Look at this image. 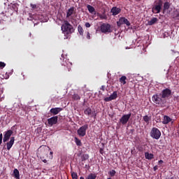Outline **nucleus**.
<instances>
[{"label": "nucleus", "mask_w": 179, "mask_h": 179, "mask_svg": "<svg viewBox=\"0 0 179 179\" xmlns=\"http://www.w3.org/2000/svg\"><path fill=\"white\" fill-rule=\"evenodd\" d=\"M62 33L64 34L65 38L64 40L68 38V36L69 34H72V33L75 32V29H73V26L69 23L67 20H64V24L62 25Z\"/></svg>", "instance_id": "obj_1"}, {"label": "nucleus", "mask_w": 179, "mask_h": 179, "mask_svg": "<svg viewBox=\"0 0 179 179\" xmlns=\"http://www.w3.org/2000/svg\"><path fill=\"white\" fill-rule=\"evenodd\" d=\"M162 9H163V0H156L152 6V13H160Z\"/></svg>", "instance_id": "obj_2"}, {"label": "nucleus", "mask_w": 179, "mask_h": 179, "mask_svg": "<svg viewBox=\"0 0 179 179\" xmlns=\"http://www.w3.org/2000/svg\"><path fill=\"white\" fill-rule=\"evenodd\" d=\"M152 101H154L155 104L162 106V104H166L167 101L163 98L161 94H157L152 96Z\"/></svg>", "instance_id": "obj_3"}, {"label": "nucleus", "mask_w": 179, "mask_h": 179, "mask_svg": "<svg viewBox=\"0 0 179 179\" xmlns=\"http://www.w3.org/2000/svg\"><path fill=\"white\" fill-rule=\"evenodd\" d=\"M150 135L151 136V138H152L153 139H160V137L162 136V132L160 131V130L156 127H153L151 129V131L150 133Z\"/></svg>", "instance_id": "obj_4"}, {"label": "nucleus", "mask_w": 179, "mask_h": 179, "mask_svg": "<svg viewBox=\"0 0 179 179\" xmlns=\"http://www.w3.org/2000/svg\"><path fill=\"white\" fill-rule=\"evenodd\" d=\"M160 94L161 96H162V99L166 101L167 99H170V97H171V90L166 88L163 90Z\"/></svg>", "instance_id": "obj_5"}, {"label": "nucleus", "mask_w": 179, "mask_h": 179, "mask_svg": "<svg viewBox=\"0 0 179 179\" xmlns=\"http://www.w3.org/2000/svg\"><path fill=\"white\" fill-rule=\"evenodd\" d=\"M101 33H111V25L108 23H103L101 25Z\"/></svg>", "instance_id": "obj_6"}, {"label": "nucleus", "mask_w": 179, "mask_h": 179, "mask_svg": "<svg viewBox=\"0 0 179 179\" xmlns=\"http://www.w3.org/2000/svg\"><path fill=\"white\" fill-rule=\"evenodd\" d=\"M87 128H89L87 124H85L80 127L77 131L78 135L82 137L85 136L86 135V131H87Z\"/></svg>", "instance_id": "obj_7"}, {"label": "nucleus", "mask_w": 179, "mask_h": 179, "mask_svg": "<svg viewBox=\"0 0 179 179\" xmlns=\"http://www.w3.org/2000/svg\"><path fill=\"white\" fill-rule=\"evenodd\" d=\"M13 134V131L12 130H8L4 132L3 138V142L5 143V142H8L9 139H10V136Z\"/></svg>", "instance_id": "obj_8"}, {"label": "nucleus", "mask_w": 179, "mask_h": 179, "mask_svg": "<svg viewBox=\"0 0 179 179\" xmlns=\"http://www.w3.org/2000/svg\"><path fill=\"white\" fill-rule=\"evenodd\" d=\"M122 24H127V26H131V22H129L128 19L122 17H120L119 21L117 22V25L118 27L121 26Z\"/></svg>", "instance_id": "obj_9"}, {"label": "nucleus", "mask_w": 179, "mask_h": 179, "mask_svg": "<svg viewBox=\"0 0 179 179\" xmlns=\"http://www.w3.org/2000/svg\"><path fill=\"white\" fill-rule=\"evenodd\" d=\"M131 113L122 115V117L120 119V122H121L122 125H125L128 122V121H129V118H131Z\"/></svg>", "instance_id": "obj_10"}, {"label": "nucleus", "mask_w": 179, "mask_h": 179, "mask_svg": "<svg viewBox=\"0 0 179 179\" xmlns=\"http://www.w3.org/2000/svg\"><path fill=\"white\" fill-rule=\"evenodd\" d=\"M118 97V95L117 94V92L115 91L113 92V94L109 96V97H106L104 98V101L108 102V101H111L113 100H115V99H117Z\"/></svg>", "instance_id": "obj_11"}, {"label": "nucleus", "mask_w": 179, "mask_h": 179, "mask_svg": "<svg viewBox=\"0 0 179 179\" xmlns=\"http://www.w3.org/2000/svg\"><path fill=\"white\" fill-rule=\"evenodd\" d=\"M57 122H58V116H54L48 119V124L51 125V127H52V125H55Z\"/></svg>", "instance_id": "obj_12"}, {"label": "nucleus", "mask_w": 179, "mask_h": 179, "mask_svg": "<svg viewBox=\"0 0 179 179\" xmlns=\"http://www.w3.org/2000/svg\"><path fill=\"white\" fill-rule=\"evenodd\" d=\"M110 13H112L113 16H117V15L121 13V8L118 7H113L110 10Z\"/></svg>", "instance_id": "obj_13"}, {"label": "nucleus", "mask_w": 179, "mask_h": 179, "mask_svg": "<svg viewBox=\"0 0 179 179\" xmlns=\"http://www.w3.org/2000/svg\"><path fill=\"white\" fill-rule=\"evenodd\" d=\"M14 143H15V137H10V141H8L6 143L7 150H10V149H12V146H13Z\"/></svg>", "instance_id": "obj_14"}, {"label": "nucleus", "mask_w": 179, "mask_h": 179, "mask_svg": "<svg viewBox=\"0 0 179 179\" xmlns=\"http://www.w3.org/2000/svg\"><path fill=\"white\" fill-rule=\"evenodd\" d=\"M51 114H53L54 115H57V114L61 113L62 111V108H52L50 109Z\"/></svg>", "instance_id": "obj_15"}, {"label": "nucleus", "mask_w": 179, "mask_h": 179, "mask_svg": "<svg viewBox=\"0 0 179 179\" xmlns=\"http://www.w3.org/2000/svg\"><path fill=\"white\" fill-rule=\"evenodd\" d=\"M171 121H173V119H171V117L167 115H164V119L162 120V124H164V125H167V124L171 122Z\"/></svg>", "instance_id": "obj_16"}, {"label": "nucleus", "mask_w": 179, "mask_h": 179, "mask_svg": "<svg viewBox=\"0 0 179 179\" xmlns=\"http://www.w3.org/2000/svg\"><path fill=\"white\" fill-rule=\"evenodd\" d=\"M62 71L64 72V73H68L71 71V64H68L66 63V64H64L62 66Z\"/></svg>", "instance_id": "obj_17"}, {"label": "nucleus", "mask_w": 179, "mask_h": 179, "mask_svg": "<svg viewBox=\"0 0 179 179\" xmlns=\"http://www.w3.org/2000/svg\"><path fill=\"white\" fill-rule=\"evenodd\" d=\"M75 7L70 8L66 12V17H71L75 13Z\"/></svg>", "instance_id": "obj_18"}, {"label": "nucleus", "mask_w": 179, "mask_h": 179, "mask_svg": "<svg viewBox=\"0 0 179 179\" xmlns=\"http://www.w3.org/2000/svg\"><path fill=\"white\" fill-rule=\"evenodd\" d=\"M172 16L174 20H179V8H177L175 11H173Z\"/></svg>", "instance_id": "obj_19"}, {"label": "nucleus", "mask_w": 179, "mask_h": 179, "mask_svg": "<svg viewBox=\"0 0 179 179\" xmlns=\"http://www.w3.org/2000/svg\"><path fill=\"white\" fill-rule=\"evenodd\" d=\"M13 176L15 177L16 179H20V173H19V170L17 169H15L13 172Z\"/></svg>", "instance_id": "obj_20"}, {"label": "nucleus", "mask_w": 179, "mask_h": 179, "mask_svg": "<svg viewBox=\"0 0 179 179\" xmlns=\"http://www.w3.org/2000/svg\"><path fill=\"white\" fill-rule=\"evenodd\" d=\"M145 157L148 160H152V159H153V157H155V155H153V154H152V153L150 154L149 152H145Z\"/></svg>", "instance_id": "obj_21"}, {"label": "nucleus", "mask_w": 179, "mask_h": 179, "mask_svg": "<svg viewBox=\"0 0 179 179\" xmlns=\"http://www.w3.org/2000/svg\"><path fill=\"white\" fill-rule=\"evenodd\" d=\"M157 22V17H152L150 21H148L149 26H153Z\"/></svg>", "instance_id": "obj_22"}, {"label": "nucleus", "mask_w": 179, "mask_h": 179, "mask_svg": "<svg viewBox=\"0 0 179 179\" xmlns=\"http://www.w3.org/2000/svg\"><path fill=\"white\" fill-rule=\"evenodd\" d=\"M119 81L122 83V85H127V76H123L120 79Z\"/></svg>", "instance_id": "obj_23"}, {"label": "nucleus", "mask_w": 179, "mask_h": 179, "mask_svg": "<svg viewBox=\"0 0 179 179\" xmlns=\"http://www.w3.org/2000/svg\"><path fill=\"white\" fill-rule=\"evenodd\" d=\"M87 8L90 13H94V12H96V9H94V7L92 6L91 5H87Z\"/></svg>", "instance_id": "obj_24"}, {"label": "nucleus", "mask_w": 179, "mask_h": 179, "mask_svg": "<svg viewBox=\"0 0 179 179\" xmlns=\"http://www.w3.org/2000/svg\"><path fill=\"white\" fill-rule=\"evenodd\" d=\"M152 120V116L145 115L143 116V121H145L147 124H149Z\"/></svg>", "instance_id": "obj_25"}, {"label": "nucleus", "mask_w": 179, "mask_h": 179, "mask_svg": "<svg viewBox=\"0 0 179 179\" xmlns=\"http://www.w3.org/2000/svg\"><path fill=\"white\" fill-rule=\"evenodd\" d=\"M74 141L77 146H82V141L78 137L74 138Z\"/></svg>", "instance_id": "obj_26"}, {"label": "nucleus", "mask_w": 179, "mask_h": 179, "mask_svg": "<svg viewBox=\"0 0 179 179\" xmlns=\"http://www.w3.org/2000/svg\"><path fill=\"white\" fill-rule=\"evenodd\" d=\"M84 114L85 115H92V108H87L84 110Z\"/></svg>", "instance_id": "obj_27"}, {"label": "nucleus", "mask_w": 179, "mask_h": 179, "mask_svg": "<svg viewBox=\"0 0 179 179\" xmlns=\"http://www.w3.org/2000/svg\"><path fill=\"white\" fill-rule=\"evenodd\" d=\"M168 9H170V3L166 1L164 3V10H168Z\"/></svg>", "instance_id": "obj_28"}, {"label": "nucleus", "mask_w": 179, "mask_h": 179, "mask_svg": "<svg viewBox=\"0 0 179 179\" xmlns=\"http://www.w3.org/2000/svg\"><path fill=\"white\" fill-rule=\"evenodd\" d=\"M89 159V155L87 154H83V156L81 157V160L82 162H85V160Z\"/></svg>", "instance_id": "obj_29"}, {"label": "nucleus", "mask_w": 179, "mask_h": 179, "mask_svg": "<svg viewBox=\"0 0 179 179\" xmlns=\"http://www.w3.org/2000/svg\"><path fill=\"white\" fill-rule=\"evenodd\" d=\"M78 31L80 36H83L84 31H83V28L82 27V26H80V25L78 26Z\"/></svg>", "instance_id": "obj_30"}, {"label": "nucleus", "mask_w": 179, "mask_h": 179, "mask_svg": "<svg viewBox=\"0 0 179 179\" xmlns=\"http://www.w3.org/2000/svg\"><path fill=\"white\" fill-rule=\"evenodd\" d=\"M96 178H97V176H96L95 173H90L87 176V179H96Z\"/></svg>", "instance_id": "obj_31"}, {"label": "nucleus", "mask_w": 179, "mask_h": 179, "mask_svg": "<svg viewBox=\"0 0 179 179\" xmlns=\"http://www.w3.org/2000/svg\"><path fill=\"white\" fill-rule=\"evenodd\" d=\"M72 99L73 100H75V101L79 100L80 99V96H79V94H74L72 96Z\"/></svg>", "instance_id": "obj_32"}, {"label": "nucleus", "mask_w": 179, "mask_h": 179, "mask_svg": "<svg viewBox=\"0 0 179 179\" xmlns=\"http://www.w3.org/2000/svg\"><path fill=\"white\" fill-rule=\"evenodd\" d=\"M71 177H72V179H78V173L72 172Z\"/></svg>", "instance_id": "obj_33"}, {"label": "nucleus", "mask_w": 179, "mask_h": 179, "mask_svg": "<svg viewBox=\"0 0 179 179\" xmlns=\"http://www.w3.org/2000/svg\"><path fill=\"white\" fill-rule=\"evenodd\" d=\"M136 149L138 152H143V146L141 145H137Z\"/></svg>", "instance_id": "obj_34"}, {"label": "nucleus", "mask_w": 179, "mask_h": 179, "mask_svg": "<svg viewBox=\"0 0 179 179\" xmlns=\"http://www.w3.org/2000/svg\"><path fill=\"white\" fill-rule=\"evenodd\" d=\"M116 173L117 172L115 171V170H111V171H110L109 174H110V177H114V176H115Z\"/></svg>", "instance_id": "obj_35"}, {"label": "nucleus", "mask_w": 179, "mask_h": 179, "mask_svg": "<svg viewBox=\"0 0 179 179\" xmlns=\"http://www.w3.org/2000/svg\"><path fill=\"white\" fill-rule=\"evenodd\" d=\"M166 78L168 79V80H173V77H171V76H170V73H167L166 74Z\"/></svg>", "instance_id": "obj_36"}, {"label": "nucleus", "mask_w": 179, "mask_h": 179, "mask_svg": "<svg viewBox=\"0 0 179 179\" xmlns=\"http://www.w3.org/2000/svg\"><path fill=\"white\" fill-rule=\"evenodd\" d=\"M5 66H6V64L2 62H0V69H3L5 68Z\"/></svg>", "instance_id": "obj_37"}, {"label": "nucleus", "mask_w": 179, "mask_h": 179, "mask_svg": "<svg viewBox=\"0 0 179 179\" xmlns=\"http://www.w3.org/2000/svg\"><path fill=\"white\" fill-rule=\"evenodd\" d=\"M30 6L32 8V9H37V5L36 4L31 3Z\"/></svg>", "instance_id": "obj_38"}, {"label": "nucleus", "mask_w": 179, "mask_h": 179, "mask_svg": "<svg viewBox=\"0 0 179 179\" xmlns=\"http://www.w3.org/2000/svg\"><path fill=\"white\" fill-rule=\"evenodd\" d=\"M2 139H3V136L0 134V145H2Z\"/></svg>", "instance_id": "obj_39"}, {"label": "nucleus", "mask_w": 179, "mask_h": 179, "mask_svg": "<svg viewBox=\"0 0 179 179\" xmlns=\"http://www.w3.org/2000/svg\"><path fill=\"white\" fill-rule=\"evenodd\" d=\"M87 38L88 40H90V32H87Z\"/></svg>", "instance_id": "obj_40"}, {"label": "nucleus", "mask_w": 179, "mask_h": 179, "mask_svg": "<svg viewBox=\"0 0 179 179\" xmlns=\"http://www.w3.org/2000/svg\"><path fill=\"white\" fill-rule=\"evenodd\" d=\"M90 23H89V22H86L85 23V27H87V28H89V27H90Z\"/></svg>", "instance_id": "obj_41"}, {"label": "nucleus", "mask_w": 179, "mask_h": 179, "mask_svg": "<svg viewBox=\"0 0 179 179\" xmlns=\"http://www.w3.org/2000/svg\"><path fill=\"white\" fill-rule=\"evenodd\" d=\"M101 19H107V16L106 15H100Z\"/></svg>", "instance_id": "obj_42"}, {"label": "nucleus", "mask_w": 179, "mask_h": 179, "mask_svg": "<svg viewBox=\"0 0 179 179\" xmlns=\"http://www.w3.org/2000/svg\"><path fill=\"white\" fill-rule=\"evenodd\" d=\"M157 166H155L154 167H153V170H154V171H157Z\"/></svg>", "instance_id": "obj_43"}, {"label": "nucleus", "mask_w": 179, "mask_h": 179, "mask_svg": "<svg viewBox=\"0 0 179 179\" xmlns=\"http://www.w3.org/2000/svg\"><path fill=\"white\" fill-rule=\"evenodd\" d=\"M158 163H159V164H162L164 163V162H163V160L160 159V160L158 162Z\"/></svg>", "instance_id": "obj_44"}, {"label": "nucleus", "mask_w": 179, "mask_h": 179, "mask_svg": "<svg viewBox=\"0 0 179 179\" xmlns=\"http://www.w3.org/2000/svg\"><path fill=\"white\" fill-rule=\"evenodd\" d=\"M99 152H100L101 155H103V149L102 148L100 149Z\"/></svg>", "instance_id": "obj_45"}, {"label": "nucleus", "mask_w": 179, "mask_h": 179, "mask_svg": "<svg viewBox=\"0 0 179 179\" xmlns=\"http://www.w3.org/2000/svg\"><path fill=\"white\" fill-rule=\"evenodd\" d=\"M131 152L132 154L135 153V148H134L133 150H131Z\"/></svg>", "instance_id": "obj_46"}, {"label": "nucleus", "mask_w": 179, "mask_h": 179, "mask_svg": "<svg viewBox=\"0 0 179 179\" xmlns=\"http://www.w3.org/2000/svg\"><path fill=\"white\" fill-rule=\"evenodd\" d=\"M42 162H43V163H47V159H42Z\"/></svg>", "instance_id": "obj_47"}, {"label": "nucleus", "mask_w": 179, "mask_h": 179, "mask_svg": "<svg viewBox=\"0 0 179 179\" xmlns=\"http://www.w3.org/2000/svg\"><path fill=\"white\" fill-rule=\"evenodd\" d=\"M53 153H54V152H52V151H51V152H50V154L51 155V156H52Z\"/></svg>", "instance_id": "obj_48"}, {"label": "nucleus", "mask_w": 179, "mask_h": 179, "mask_svg": "<svg viewBox=\"0 0 179 179\" xmlns=\"http://www.w3.org/2000/svg\"><path fill=\"white\" fill-rule=\"evenodd\" d=\"M101 89H102L103 90H104V86H102V87H101Z\"/></svg>", "instance_id": "obj_49"}, {"label": "nucleus", "mask_w": 179, "mask_h": 179, "mask_svg": "<svg viewBox=\"0 0 179 179\" xmlns=\"http://www.w3.org/2000/svg\"><path fill=\"white\" fill-rule=\"evenodd\" d=\"M80 179H85V178H83V177L81 176V177L80 178Z\"/></svg>", "instance_id": "obj_50"}, {"label": "nucleus", "mask_w": 179, "mask_h": 179, "mask_svg": "<svg viewBox=\"0 0 179 179\" xmlns=\"http://www.w3.org/2000/svg\"><path fill=\"white\" fill-rule=\"evenodd\" d=\"M176 54H178V55H179V52H177Z\"/></svg>", "instance_id": "obj_51"}, {"label": "nucleus", "mask_w": 179, "mask_h": 179, "mask_svg": "<svg viewBox=\"0 0 179 179\" xmlns=\"http://www.w3.org/2000/svg\"><path fill=\"white\" fill-rule=\"evenodd\" d=\"M90 1H92V0H90Z\"/></svg>", "instance_id": "obj_52"}]
</instances>
